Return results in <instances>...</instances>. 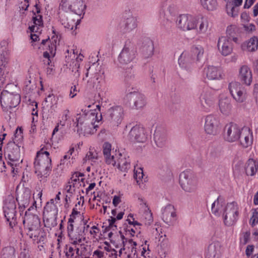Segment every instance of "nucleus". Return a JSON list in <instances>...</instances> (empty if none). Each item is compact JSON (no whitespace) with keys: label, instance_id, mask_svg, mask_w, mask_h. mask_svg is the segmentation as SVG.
Here are the masks:
<instances>
[{"label":"nucleus","instance_id":"nucleus-55","mask_svg":"<svg viewBox=\"0 0 258 258\" xmlns=\"http://www.w3.org/2000/svg\"><path fill=\"white\" fill-rule=\"evenodd\" d=\"M234 32L233 27L232 26H230L227 27L226 30V33L227 35V38H230L232 40L236 42L237 41V38L235 37H233V33Z\"/></svg>","mask_w":258,"mask_h":258},{"label":"nucleus","instance_id":"nucleus-58","mask_svg":"<svg viewBox=\"0 0 258 258\" xmlns=\"http://www.w3.org/2000/svg\"><path fill=\"white\" fill-rule=\"evenodd\" d=\"M65 189L67 190V192L70 194V196H71L75 191V187H73V185L70 182V181H69L66 185Z\"/></svg>","mask_w":258,"mask_h":258},{"label":"nucleus","instance_id":"nucleus-57","mask_svg":"<svg viewBox=\"0 0 258 258\" xmlns=\"http://www.w3.org/2000/svg\"><path fill=\"white\" fill-rule=\"evenodd\" d=\"M250 222L252 226L258 224V211L253 213L252 216L250 219Z\"/></svg>","mask_w":258,"mask_h":258},{"label":"nucleus","instance_id":"nucleus-40","mask_svg":"<svg viewBox=\"0 0 258 258\" xmlns=\"http://www.w3.org/2000/svg\"><path fill=\"white\" fill-rule=\"evenodd\" d=\"M98 159L99 156L97 151L94 148H90L89 151L83 159V161L84 163L88 161L92 165H95L97 164V161Z\"/></svg>","mask_w":258,"mask_h":258},{"label":"nucleus","instance_id":"nucleus-37","mask_svg":"<svg viewBox=\"0 0 258 258\" xmlns=\"http://www.w3.org/2000/svg\"><path fill=\"white\" fill-rule=\"evenodd\" d=\"M239 76L241 81L249 86L252 82V73L250 68L246 65L242 66L240 69Z\"/></svg>","mask_w":258,"mask_h":258},{"label":"nucleus","instance_id":"nucleus-39","mask_svg":"<svg viewBox=\"0 0 258 258\" xmlns=\"http://www.w3.org/2000/svg\"><path fill=\"white\" fill-rule=\"evenodd\" d=\"M70 110L68 109L62 111L60 119L53 131L52 136L66 125L70 118Z\"/></svg>","mask_w":258,"mask_h":258},{"label":"nucleus","instance_id":"nucleus-52","mask_svg":"<svg viewBox=\"0 0 258 258\" xmlns=\"http://www.w3.org/2000/svg\"><path fill=\"white\" fill-rule=\"evenodd\" d=\"M143 176L144 173L142 169L140 168L139 170H137L136 172H135L134 177L138 184H140L141 183V182L142 181Z\"/></svg>","mask_w":258,"mask_h":258},{"label":"nucleus","instance_id":"nucleus-7","mask_svg":"<svg viewBox=\"0 0 258 258\" xmlns=\"http://www.w3.org/2000/svg\"><path fill=\"white\" fill-rule=\"evenodd\" d=\"M16 205L14 198L9 195L4 201L3 207L4 213L9 226L13 228L17 224Z\"/></svg>","mask_w":258,"mask_h":258},{"label":"nucleus","instance_id":"nucleus-25","mask_svg":"<svg viewBox=\"0 0 258 258\" xmlns=\"http://www.w3.org/2000/svg\"><path fill=\"white\" fill-rule=\"evenodd\" d=\"M39 0H37L34 6L35 12L33 11V16L32 17V24L29 25V29L31 32H37L39 27L43 25L42 16L40 14V8L38 6Z\"/></svg>","mask_w":258,"mask_h":258},{"label":"nucleus","instance_id":"nucleus-19","mask_svg":"<svg viewBox=\"0 0 258 258\" xmlns=\"http://www.w3.org/2000/svg\"><path fill=\"white\" fill-rule=\"evenodd\" d=\"M228 89L232 97L237 103H242L246 100V90L239 83L237 82L230 83Z\"/></svg>","mask_w":258,"mask_h":258},{"label":"nucleus","instance_id":"nucleus-62","mask_svg":"<svg viewBox=\"0 0 258 258\" xmlns=\"http://www.w3.org/2000/svg\"><path fill=\"white\" fill-rule=\"evenodd\" d=\"M29 6V3L28 0H24L19 5V8L20 10L26 11Z\"/></svg>","mask_w":258,"mask_h":258},{"label":"nucleus","instance_id":"nucleus-30","mask_svg":"<svg viewBox=\"0 0 258 258\" xmlns=\"http://www.w3.org/2000/svg\"><path fill=\"white\" fill-rule=\"evenodd\" d=\"M154 138L157 146L163 147L167 139L166 130L161 126H157L155 131Z\"/></svg>","mask_w":258,"mask_h":258},{"label":"nucleus","instance_id":"nucleus-47","mask_svg":"<svg viewBox=\"0 0 258 258\" xmlns=\"http://www.w3.org/2000/svg\"><path fill=\"white\" fill-rule=\"evenodd\" d=\"M15 249L12 246L4 247L2 251L1 258H16Z\"/></svg>","mask_w":258,"mask_h":258},{"label":"nucleus","instance_id":"nucleus-49","mask_svg":"<svg viewBox=\"0 0 258 258\" xmlns=\"http://www.w3.org/2000/svg\"><path fill=\"white\" fill-rule=\"evenodd\" d=\"M49 217L47 218L44 220L45 226L48 228H52L57 225V216H48Z\"/></svg>","mask_w":258,"mask_h":258},{"label":"nucleus","instance_id":"nucleus-38","mask_svg":"<svg viewBox=\"0 0 258 258\" xmlns=\"http://www.w3.org/2000/svg\"><path fill=\"white\" fill-rule=\"evenodd\" d=\"M190 54L194 61L201 62L203 59L204 49L200 45L193 46L191 49Z\"/></svg>","mask_w":258,"mask_h":258},{"label":"nucleus","instance_id":"nucleus-1","mask_svg":"<svg viewBox=\"0 0 258 258\" xmlns=\"http://www.w3.org/2000/svg\"><path fill=\"white\" fill-rule=\"evenodd\" d=\"M8 50L7 46V42L5 41L0 43V65L1 77L0 87H4L5 89L2 92L8 93L9 94L19 93V88L15 84V77L13 76V73L9 72V68L7 66L8 61Z\"/></svg>","mask_w":258,"mask_h":258},{"label":"nucleus","instance_id":"nucleus-35","mask_svg":"<svg viewBox=\"0 0 258 258\" xmlns=\"http://www.w3.org/2000/svg\"><path fill=\"white\" fill-rule=\"evenodd\" d=\"M219 107L221 112L224 115L231 114L232 109L231 100L228 97L221 98L219 101Z\"/></svg>","mask_w":258,"mask_h":258},{"label":"nucleus","instance_id":"nucleus-10","mask_svg":"<svg viewBox=\"0 0 258 258\" xmlns=\"http://www.w3.org/2000/svg\"><path fill=\"white\" fill-rule=\"evenodd\" d=\"M60 7L62 10L72 12L80 17L85 14L86 9L84 0H61Z\"/></svg>","mask_w":258,"mask_h":258},{"label":"nucleus","instance_id":"nucleus-12","mask_svg":"<svg viewBox=\"0 0 258 258\" xmlns=\"http://www.w3.org/2000/svg\"><path fill=\"white\" fill-rule=\"evenodd\" d=\"M125 111L121 105H114L106 111V116L108 121L113 126H118L123 120Z\"/></svg>","mask_w":258,"mask_h":258},{"label":"nucleus","instance_id":"nucleus-21","mask_svg":"<svg viewBox=\"0 0 258 258\" xmlns=\"http://www.w3.org/2000/svg\"><path fill=\"white\" fill-rule=\"evenodd\" d=\"M217 47L222 55L226 56L230 55L233 47L232 40L227 37H220L217 42Z\"/></svg>","mask_w":258,"mask_h":258},{"label":"nucleus","instance_id":"nucleus-6","mask_svg":"<svg viewBox=\"0 0 258 258\" xmlns=\"http://www.w3.org/2000/svg\"><path fill=\"white\" fill-rule=\"evenodd\" d=\"M21 145L16 144L15 142H9L4 150V155L8 161V165L10 166L13 176L18 173L20 159Z\"/></svg>","mask_w":258,"mask_h":258},{"label":"nucleus","instance_id":"nucleus-2","mask_svg":"<svg viewBox=\"0 0 258 258\" xmlns=\"http://www.w3.org/2000/svg\"><path fill=\"white\" fill-rule=\"evenodd\" d=\"M94 105V102L85 103L84 107L82 108L80 116L77 118V126L83 131L85 135H92L96 133L98 127L99 121L102 118L101 114L97 116V110L89 108Z\"/></svg>","mask_w":258,"mask_h":258},{"label":"nucleus","instance_id":"nucleus-14","mask_svg":"<svg viewBox=\"0 0 258 258\" xmlns=\"http://www.w3.org/2000/svg\"><path fill=\"white\" fill-rule=\"evenodd\" d=\"M176 25L182 31H189L197 28V19L188 14L180 15L176 19Z\"/></svg>","mask_w":258,"mask_h":258},{"label":"nucleus","instance_id":"nucleus-59","mask_svg":"<svg viewBox=\"0 0 258 258\" xmlns=\"http://www.w3.org/2000/svg\"><path fill=\"white\" fill-rule=\"evenodd\" d=\"M160 247L164 251V253L165 254L166 251H167L169 248V244L167 240H163L160 244Z\"/></svg>","mask_w":258,"mask_h":258},{"label":"nucleus","instance_id":"nucleus-5","mask_svg":"<svg viewBox=\"0 0 258 258\" xmlns=\"http://www.w3.org/2000/svg\"><path fill=\"white\" fill-rule=\"evenodd\" d=\"M38 151L34 162L35 173L40 181L45 182L51 171V159L49 152Z\"/></svg>","mask_w":258,"mask_h":258},{"label":"nucleus","instance_id":"nucleus-61","mask_svg":"<svg viewBox=\"0 0 258 258\" xmlns=\"http://www.w3.org/2000/svg\"><path fill=\"white\" fill-rule=\"evenodd\" d=\"M41 148L39 151L43 150V151L49 152V150H51L52 144L50 143H46L44 145H41Z\"/></svg>","mask_w":258,"mask_h":258},{"label":"nucleus","instance_id":"nucleus-42","mask_svg":"<svg viewBox=\"0 0 258 258\" xmlns=\"http://www.w3.org/2000/svg\"><path fill=\"white\" fill-rule=\"evenodd\" d=\"M200 4L203 9L208 11H214L218 7L217 0H200Z\"/></svg>","mask_w":258,"mask_h":258},{"label":"nucleus","instance_id":"nucleus-60","mask_svg":"<svg viewBox=\"0 0 258 258\" xmlns=\"http://www.w3.org/2000/svg\"><path fill=\"white\" fill-rule=\"evenodd\" d=\"M70 182L73 184V187H75L78 184H80V179L77 177V175L73 174Z\"/></svg>","mask_w":258,"mask_h":258},{"label":"nucleus","instance_id":"nucleus-8","mask_svg":"<svg viewBox=\"0 0 258 258\" xmlns=\"http://www.w3.org/2000/svg\"><path fill=\"white\" fill-rule=\"evenodd\" d=\"M179 184L186 192L195 193L198 187V180L190 171L186 170L179 175Z\"/></svg>","mask_w":258,"mask_h":258},{"label":"nucleus","instance_id":"nucleus-22","mask_svg":"<svg viewBox=\"0 0 258 258\" xmlns=\"http://www.w3.org/2000/svg\"><path fill=\"white\" fill-rule=\"evenodd\" d=\"M31 195V191L28 188H25L22 192L17 193L16 200L19 205V212L21 215L23 214L25 208L29 205Z\"/></svg>","mask_w":258,"mask_h":258},{"label":"nucleus","instance_id":"nucleus-45","mask_svg":"<svg viewBox=\"0 0 258 258\" xmlns=\"http://www.w3.org/2000/svg\"><path fill=\"white\" fill-rule=\"evenodd\" d=\"M144 213L141 217V221L146 225L150 226L153 222V214L149 208L144 209Z\"/></svg>","mask_w":258,"mask_h":258},{"label":"nucleus","instance_id":"nucleus-33","mask_svg":"<svg viewBox=\"0 0 258 258\" xmlns=\"http://www.w3.org/2000/svg\"><path fill=\"white\" fill-rule=\"evenodd\" d=\"M154 52V43L152 40L147 39L143 43L141 49V52L144 58H148L152 57Z\"/></svg>","mask_w":258,"mask_h":258},{"label":"nucleus","instance_id":"nucleus-27","mask_svg":"<svg viewBox=\"0 0 258 258\" xmlns=\"http://www.w3.org/2000/svg\"><path fill=\"white\" fill-rule=\"evenodd\" d=\"M226 207L227 204L224 199L219 196L212 204L211 212L215 216L223 217Z\"/></svg>","mask_w":258,"mask_h":258},{"label":"nucleus","instance_id":"nucleus-34","mask_svg":"<svg viewBox=\"0 0 258 258\" xmlns=\"http://www.w3.org/2000/svg\"><path fill=\"white\" fill-rule=\"evenodd\" d=\"M204 73L209 80H219L222 78L221 70L217 67L209 66L204 69Z\"/></svg>","mask_w":258,"mask_h":258},{"label":"nucleus","instance_id":"nucleus-50","mask_svg":"<svg viewBox=\"0 0 258 258\" xmlns=\"http://www.w3.org/2000/svg\"><path fill=\"white\" fill-rule=\"evenodd\" d=\"M24 86L26 91L28 93L32 92L36 88L35 82L32 81L31 77L29 78H26L24 82Z\"/></svg>","mask_w":258,"mask_h":258},{"label":"nucleus","instance_id":"nucleus-63","mask_svg":"<svg viewBox=\"0 0 258 258\" xmlns=\"http://www.w3.org/2000/svg\"><path fill=\"white\" fill-rule=\"evenodd\" d=\"M74 251L75 249L72 246H70L66 254L67 258H75Z\"/></svg>","mask_w":258,"mask_h":258},{"label":"nucleus","instance_id":"nucleus-51","mask_svg":"<svg viewBox=\"0 0 258 258\" xmlns=\"http://www.w3.org/2000/svg\"><path fill=\"white\" fill-rule=\"evenodd\" d=\"M226 11L228 15L231 17H235L238 15L237 11L236 10L235 7L231 5V2L227 3Z\"/></svg>","mask_w":258,"mask_h":258},{"label":"nucleus","instance_id":"nucleus-17","mask_svg":"<svg viewBox=\"0 0 258 258\" xmlns=\"http://www.w3.org/2000/svg\"><path fill=\"white\" fill-rule=\"evenodd\" d=\"M242 127L232 122L227 124L224 129L225 140L230 143L238 141Z\"/></svg>","mask_w":258,"mask_h":258},{"label":"nucleus","instance_id":"nucleus-13","mask_svg":"<svg viewBox=\"0 0 258 258\" xmlns=\"http://www.w3.org/2000/svg\"><path fill=\"white\" fill-rule=\"evenodd\" d=\"M221 128V123L218 117L212 114L206 116L204 130L207 134L215 136L220 133Z\"/></svg>","mask_w":258,"mask_h":258},{"label":"nucleus","instance_id":"nucleus-54","mask_svg":"<svg viewBox=\"0 0 258 258\" xmlns=\"http://www.w3.org/2000/svg\"><path fill=\"white\" fill-rule=\"evenodd\" d=\"M74 152V148L70 149L67 152V154L63 156V158L60 160V164L64 165L66 164V161L71 158L72 153Z\"/></svg>","mask_w":258,"mask_h":258},{"label":"nucleus","instance_id":"nucleus-41","mask_svg":"<svg viewBox=\"0 0 258 258\" xmlns=\"http://www.w3.org/2000/svg\"><path fill=\"white\" fill-rule=\"evenodd\" d=\"M43 213L48 214V216H57L58 208L54 204V200L51 199L44 207Z\"/></svg>","mask_w":258,"mask_h":258},{"label":"nucleus","instance_id":"nucleus-23","mask_svg":"<svg viewBox=\"0 0 258 258\" xmlns=\"http://www.w3.org/2000/svg\"><path fill=\"white\" fill-rule=\"evenodd\" d=\"M127 96L131 99L133 103L132 108L135 109H141L146 105V98L145 95L140 92L134 91L127 94Z\"/></svg>","mask_w":258,"mask_h":258},{"label":"nucleus","instance_id":"nucleus-36","mask_svg":"<svg viewBox=\"0 0 258 258\" xmlns=\"http://www.w3.org/2000/svg\"><path fill=\"white\" fill-rule=\"evenodd\" d=\"M71 243L73 245H82V243L85 241L86 238L84 230L81 229H77L74 232L68 235Z\"/></svg>","mask_w":258,"mask_h":258},{"label":"nucleus","instance_id":"nucleus-56","mask_svg":"<svg viewBox=\"0 0 258 258\" xmlns=\"http://www.w3.org/2000/svg\"><path fill=\"white\" fill-rule=\"evenodd\" d=\"M244 31L248 34L252 33L255 30V26L253 24H248L243 25Z\"/></svg>","mask_w":258,"mask_h":258},{"label":"nucleus","instance_id":"nucleus-24","mask_svg":"<svg viewBox=\"0 0 258 258\" xmlns=\"http://www.w3.org/2000/svg\"><path fill=\"white\" fill-rule=\"evenodd\" d=\"M162 219L169 225L174 224L177 219L176 213L174 207L168 204L162 209Z\"/></svg>","mask_w":258,"mask_h":258},{"label":"nucleus","instance_id":"nucleus-32","mask_svg":"<svg viewBox=\"0 0 258 258\" xmlns=\"http://www.w3.org/2000/svg\"><path fill=\"white\" fill-rule=\"evenodd\" d=\"M241 48L244 51L253 52L257 50L258 48V38L253 36L250 39L244 41L241 44Z\"/></svg>","mask_w":258,"mask_h":258},{"label":"nucleus","instance_id":"nucleus-31","mask_svg":"<svg viewBox=\"0 0 258 258\" xmlns=\"http://www.w3.org/2000/svg\"><path fill=\"white\" fill-rule=\"evenodd\" d=\"M180 67L186 70H189L192 63L196 62L192 59L191 54L187 51H183L180 55L178 60Z\"/></svg>","mask_w":258,"mask_h":258},{"label":"nucleus","instance_id":"nucleus-3","mask_svg":"<svg viewBox=\"0 0 258 258\" xmlns=\"http://www.w3.org/2000/svg\"><path fill=\"white\" fill-rule=\"evenodd\" d=\"M36 202L34 201L32 205L30 206L25 212V217L23 220V224L28 229V235L37 242H40L44 240L45 234L40 228V219L38 216L32 211H36Z\"/></svg>","mask_w":258,"mask_h":258},{"label":"nucleus","instance_id":"nucleus-16","mask_svg":"<svg viewBox=\"0 0 258 258\" xmlns=\"http://www.w3.org/2000/svg\"><path fill=\"white\" fill-rule=\"evenodd\" d=\"M149 134L147 130L141 125L136 124L131 129L127 137L131 142L144 143Z\"/></svg>","mask_w":258,"mask_h":258},{"label":"nucleus","instance_id":"nucleus-29","mask_svg":"<svg viewBox=\"0 0 258 258\" xmlns=\"http://www.w3.org/2000/svg\"><path fill=\"white\" fill-rule=\"evenodd\" d=\"M80 20L81 19L79 18L76 20L70 15H61L60 18L61 25L68 30H72L74 28L76 29L77 26L79 24Z\"/></svg>","mask_w":258,"mask_h":258},{"label":"nucleus","instance_id":"nucleus-20","mask_svg":"<svg viewBox=\"0 0 258 258\" xmlns=\"http://www.w3.org/2000/svg\"><path fill=\"white\" fill-rule=\"evenodd\" d=\"M224 248L219 241L210 243L206 252V258H223Z\"/></svg>","mask_w":258,"mask_h":258},{"label":"nucleus","instance_id":"nucleus-43","mask_svg":"<svg viewBox=\"0 0 258 258\" xmlns=\"http://www.w3.org/2000/svg\"><path fill=\"white\" fill-rule=\"evenodd\" d=\"M199 24L198 32L201 34L205 33L209 27V20L207 17H201L197 20V25Z\"/></svg>","mask_w":258,"mask_h":258},{"label":"nucleus","instance_id":"nucleus-44","mask_svg":"<svg viewBox=\"0 0 258 258\" xmlns=\"http://www.w3.org/2000/svg\"><path fill=\"white\" fill-rule=\"evenodd\" d=\"M109 225L106 227L104 230V233L108 232V236L111 238L114 234V232L116 233L117 226L115 224L116 219L114 217H110V219H108Z\"/></svg>","mask_w":258,"mask_h":258},{"label":"nucleus","instance_id":"nucleus-15","mask_svg":"<svg viewBox=\"0 0 258 258\" xmlns=\"http://www.w3.org/2000/svg\"><path fill=\"white\" fill-rule=\"evenodd\" d=\"M21 101L19 93L9 94L2 92L1 95V104L4 110L16 107Z\"/></svg>","mask_w":258,"mask_h":258},{"label":"nucleus","instance_id":"nucleus-4","mask_svg":"<svg viewBox=\"0 0 258 258\" xmlns=\"http://www.w3.org/2000/svg\"><path fill=\"white\" fill-rule=\"evenodd\" d=\"M103 153L106 164L117 167L123 172H126L130 168L131 160L129 157L121 153L117 155L115 154L113 151H111V145L108 142L104 143Z\"/></svg>","mask_w":258,"mask_h":258},{"label":"nucleus","instance_id":"nucleus-46","mask_svg":"<svg viewBox=\"0 0 258 258\" xmlns=\"http://www.w3.org/2000/svg\"><path fill=\"white\" fill-rule=\"evenodd\" d=\"M128 251L125 253L127 254V258H138L137 254V243L132 239H130L128 241Z\"/></svg>","mask_w":258,"mask_h":258},{"label":"nucleus","instance_id":"nucleus-64","mask_svg":"<svg viewBox=\"0 0 258 258\" xmlns=\"http://www.w3.org/2000/svg\"><path fill=\"white\" fill-rule=\"evenodd\" d=\"M138 201L140 202V204L141 206L142 209H147V208H149L146 201L143 198L141 197H139Z\"/></svg>","mask_w":258,"mask_h":258},{"label":"nucleus","instance_id":"nucleus-18","mask_svg":"<svg viewBox=\"0 0 258 258\" xmlns=\"http://www.w3.org/2000/svg\"><path fill=\"white\" fill-rule=\"evenodd\" d=\"M199 99L200 108L203 111L209 112L214 107L215 98L208 88L204 89L200 95Z\"/></svg>","mask_w":258,"mask_h":258},{"label":"nucleus","instance_id":"nucleus-9","mask_svg":"<svg viewBox=\"0 0 258 258\" xmlns=\"http://www.w3.org/2000/svg\"><path fill=\"white\" fill-rule=\"evenodd\" d=\"M240 211V208L236 202L227 203L225 213L222 218L224 224L227 226L234 225L239 218Z\"/></svg>","mask_w":258,"mask_h":258},{"label":"nucleus","instance_id":"nucleus-26","mask_svg":"<svg viewBox=\"0 0 258 258\" xmlns=\"http://www.w3.org/2000/svg\"><path fill=\"white\" fill-rule=\"evenodd\" d=\"M238 141L243 148H246L250 147L253 141L252 130L248 127H242Z\"/></svg>","mask_w":258,"mask_h":258},{"label":"nucleus","instance_id":"nucleus-48","mask_svg":"<svg viewBox=\"0 0 258 258\" xmlns=\"http://www.w3.org/2000/svg\"><path fill=\"white\" fill-rule=\"evenodd\" d=\"M141 224L137 221H133V225L128 226L126 228V231L129 232L130 234L134 236L136 234L140 233V226Z\"/></svg>","mask_w":258,"mask_h":258},{"label":"nucleus","instance_id":"nucleus-28","mask_svg":"<svg viewBox=\"0 0 258 258\" xmlns=\"http://www.w3.org/2000/svg\"><path fill=\"white\" fill-rule=\"evenodd\" d=\"M137 20L136 17L132 15L124 18L120 23V28L124 33H130L135 30L137 27Z\"/></svg>","mask_w":258,"mask_h":258},{"label":"nucleus","instance_id":"nucleus-53","mask_svg":"<svg viewBox=\"0 0 258 258\" xmlns=\"http://www.w3.org/2000/svg\"><path fill=\"white\" fill-rule=\"evenodd\" d=\"M167 3L168 7L167 8V11L169 12L170 15H174L176 12V5L174 3H172L171 0H168L167 1Z\"/></svg>","mask_w":258,"mask_h":258},{"label":"nucleus","instance_id":"nucleus-11","mask_svg":"<svg viewBox=\"0 0 258 258\" xmlns=\"http://www.w3.org/2000/svg\"><path fill=\"white\" fill-rule=\"evenodd\" d=\"M137 55V50L134 45L130 42H126L118 55V60L120 65L123 66L133 61Z\"/></svg>","mask_w":258,"mask_h":258}]
</instances>
